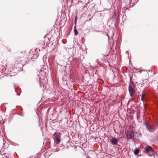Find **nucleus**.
<instances>
[{
    "label": "nucleus",
    "instance_id": "1a4fd4ad",
    "mask_svg": "<svg viewBox=\"0 0 158 158\" xmlns=\"http://www.w3.org/2000/svg\"><path fill=\"white\" fill-rule=\"evenodd\" d=\"M145 94L143 93L142 94V96H141V100L143 101L144 99V98L145 97Z\"/></svg>",
    "mask_w": 158,
    "mask_h": 158
},
{
    "label": "nucleus",
    "instance_id": "0eeeda50",
    "mask_svg": "<svg viewBox=\"0 0 158 158\" xmlns=\"http://www.w3.org/2000/svg\"><path fill=\"white\" fill-rule=\"evenodd\" d=\"M56 139L57 143L59 144L60 142V140L59 139V137L58 136L56 137Z\"/></svg>",
    "mask_w": 158,
    "mask_h": 158
},
{
    "label": "nucleus",
    "instance_id": "423d86ee",
    "mask_svg": "<svg viewBox=\"0 0 158 158\" xmlns=\"http://www.w3.org/2000/svg\"><path fill=\"white\" fill-rule=\"evenodd\" d=\"M74 34L75 35H77L78 34V33L76 29V26H75L74 27Z\"/></svg>",
    "mask_w": 158,
    "mask_h": 158
},
{
    "label": "nucleus",
    "instance_id": "f257e3e1",
    "mask_svg": "<svg viewBox=\"0 0 158 158\" xmlns=\"http://www.w3.org/2000/svg\"><path fill=\"white\" fill-rule=\"evenodd\" d=\"M144 152L147 153L148 155L151 156L154 155V156L156 155L157 156V153L156 152H155L154 150L152 148L149 146H148L145 148ZM155 157V156H154Z\"/></svg>",
    "mask_w": 158,
    "mask_h": 158
},
{
    "label": "nucleus",
    "instance_id": "7ed1b4c3",
    "mask_svg": "<svg viewBox=\"0 0 158 158\" xmlns=\"http://www.w3.org/2000/svg\"><path fill=\"white\" fill-rule=\"evenodd\" d=\"M145 123L144 124L145 125L147 130L149 132H153L154 131L153 126L150 125L147 121L145 122Z\"/></svg>",
    "mask_w": 158,
    "mask_h": 158
},
{
    "label": "nucleus",
    "instance_id": "20e7f679",
    "mask_svg": "<svg viewBox=\"0 0 158 158\" xmlns=\"http://www.w3.org/2000/svg\"><path fill=\"white\" fill-rule=\"evenodd\" d=\"M134 133L131 131H128L127 133V136L128 139H131L133 137Z\"/></svg>",
    "mask_w": 158,
    "mask_h": 158
},
{
    "label": "nucleus",
    "instance_id": "9d476101",
    "mask_svg": "<svg viewBox=\"0 0 158 158\" xmlns=\"http://www.w3.org/2000/svg\"><path fill=\"white\" fill-rule=\"evenodd\" d=\"M54 135L55 137H56V133H54Z\"/></svg>",
    "mask_w": 158,
    "mask_h": 158
},
{
    "label": "nucleus",
    "instance_id": "f03ea898",
    "mask_svg": "<svg viewBox=\"0 0 158 158\" xmlns=\"http://www.w3.org/2000/svg\"><path fill=\"white\" fill-rule=\"evenodd\" d=\"M135 85L133 83L130 84L129 86V91L131 96L132 97L135 94Z\"/></svg>",
    "mask_w": 158,
    "mask_h": 158
},
{
    "label": "nucleus",
    "instance_id": "39448f33",
    "mask_svg": "<svg viewBox=\"0 0 158 158\" xmlns=\"http://www.w3.org/2000/svg\"><path fill=\"white\" fill-rule=\"evenodd\" d=\"M110 142L112 145H116L118 142V140L116 138H113L110 139Z\"/></svg>",
    "mask_w": 158,
    "mask_h": 158
},
{
    "label": "nucleus",
    "instance_id": "6e6552de",
    "mask_svg": "<svg viewBox=\"0 0 158 158\" xmlns=\"http://www.w3.org/2000/svg\"><path fill=\"white\" fill-rule=\"evenodd\" d=\"M139 151H140V150L138 149H135V150L134 151V154H135V155H137L138 154V153H139Z\"/></svg>",
    "mask_w": 158,
    "mask_h": 158
}]
</instances>
